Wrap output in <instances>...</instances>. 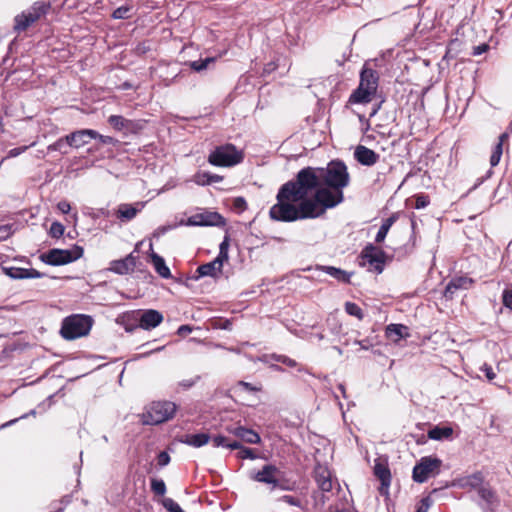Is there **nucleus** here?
Wrapping results in <instances>:
<instances>
[{
    "label": "nucleus",
    "instance_id": "nucleus-20",
    "mask_svg": "<svg viewBox=\"0 0 512 512\" xmlns=\"http://www.w3.org/2000/svg\"><path fill=\"white\" fill-rule=\"evenodd\" d=\"M374 473L381 481L380 492L382 494H387L391 479L388 467L385 464L378 462L374 466Z\"/></svg>",
    "mask_w": 512,
    "mask_h": 512
},
{
    "label": "nucleus",
    "instance_id": "nucleus-3",
    "mask_svg": "<svg viewBox=\"0 0 512 512\" xmlns=\"http://www.w3.org/2000/svg\"><path fill=\"white\" fill-rule=\"evenodd\" d=\"M49 8L50 6L43 1L35 2L31 7L23 10L14 17L13 31L16 34H21L26 31L44 17Z\"/></svg>",
    "mask_w": 512,
    "mask_h": 512
},
{
    "label": "nucleus",
    "instance_id": "nucleus-32",
    "mask_svg": "<svg viewBox=\"0 0 512 512\" xmlns=\"http://www.w3.org/2000/svg\"><path fill=\"white\" fill-rule=\"evenodd\" d=\"M151 489L157 495H164L166 493V485L163 480L152 479Z\"/></svg>",
    "mask_w": 512,
    "mask_h": 512
},
{
    "label": "nucleus",
    "instance_id": "nucleus-29",
    "mask_svg": "<svg viewBox=\"0 0 512 512\" xmlns=\"http://www.w3.org/2000/svg\"><path fill=\"white\" fill-rule=\"evenodd\" d=\"M345 311L351 315L357 317L359 320L363 318L362 309L355 303L347 302L345 304Z\"/></svg>",
    "mask_w": 512,
    "mask_h": 512
},
{
    "label": "nucleus",
    "instance_id": "nucleus-58",
    "mask_svg": "<svg viewBox=\"0 0 512 512\" xmlns=\"http://www.w3.org/2000/svg\"><path fill=\"white\" fill-rule=\"evenodd\" d=\"M222 179H223L222 176H219L217 174H210L209 173V179H208L209 180V184L213 183V182H220V181H222Z\"/></svg>",
    "mask_w": 512,
    "mask_h": 512
},
{
    "label": "nucleus",
    "instance_id": "nucleus-55",
    "mask_svg": "<svg viewBox=\"0 0 512 512\" xmlns=\"http://www.w3.org/2000/svg\"><path fill=\"white\" fill-rule=\"evenodd\" d=\"M487 49H488V45L487 44L479 45V46L474 48L473 54L474 55H480V54L484 53Z\"/></svg>",
    "mask_w": 512,
    "mask_h": 512
},
{
    "label": "nucleus",
    "instance_id": "nucleus-34",
    "mask_svg": "<svg viewBox=\"0 0 512 512\" xmlns=\"http://www.w3.org/2000/svg\"><path fill=\"white\" fill-rule=\"evenodd\" d=\"M214 61V58H206L204 60H197L191 62L190 66L195 71H202L205 70L210 63Z\"/></svg>",
    "mask_w": 512,
    "mask_h": 512
},
{
    "label": "nucleus",
    "instance_id": "nucleus-52",
    "mask_svg": "<svg viewBox=\"0 0 512 512\" xmlns=\"http://www.w3.org/2000/svg\"><path fill=\"white\" fill-rule=\"evenodd\" d=\"M57 208L62 212V213H68L70 210H71V206L70 204L67 202V201H61L58 203L57 205Z\"/></svg>",
    "mask_w": 512,
    "mask_h": 512
},
{
    "label": "nucleus",
    "instance_id": "nucleus-47",
    "mask_svg": "<svg viewBox=\"0 0 512 512\" xmlns=\"http://www.w3.org/2000/svg\"><path fill=\"white\" fill-rule=\"evenodd\" d=\"M388 233L387 226H381L377 232V235L375 237V241L380 243L384 241L386 235Z\"/></svg>",
    "mask_w": 512,
    "mask_h": 512
},
{
    "label": "nucleus",
    "instance_id": "nucleus-62",
    "mask_svg": "<svg viewBox=\"0 0 512 512\" xmlns=\"http://www.w3.org/2000/svg\"><path fill=\"white\" fill-rule=\"evenodd\" d=\"M507 139H508V134L507 133H502L499 136L498 143H501V146H503V144L507 141Z\"/></svg>",
    "mask_w": 512,
    "mask_h": 512
},
{
    "label": "nucleus",
    "instance_id": "nucleus-35",
    "mask_svg": "<svg viewBox=\"0 0 512 512\" xmlns=\"http://www.w3.org/2000/svg\"><path fill=\"white\" fill-rule=\"evenodd\" d=\"M65 228L60 222H53L51 224L49 234L53 238H59L64 234Z\"/></svg>",
    "mask_w": 512,
    "mask_h": 512
},
{
    "label": "nucleus",
    "instance_id": "nucleus-16",
    "mask_svg": "<svg viewBox=\"0 0 512 512\" xmlns=\"http://www.w3.org/2000/svg\"><path fill=\"white\" fill-rule=\"evenodd\" d=\"M225 261L216 257L213 261L203 264L197 268L200 276L217 277L221 274Z\"/></svg>",
    "mask_w": 512,
    "mask_h": 512
},
{
    "label": "nucleus",
    "instance_id": "nucleus-42",
    "mask_svg": "<svg viewBox=\"0 0 512 512\" xmlns=\"http://www.w3.org/2000/svg\"><path fill=\"white\" fill-rule=\"evenodd\" d=\"M158 465L161 467H164L169 464L170 462V456L167 452L163 451L160 452L157 457Z\"/></svg>",
    "mask_w": 512,
    "mask_h": 512
},
{
    "label": "nucleus",
    "instance_id": "nucleus-22",
    "mask_svg": "<svg viewBox=\"0 0 512 512\" xmlns=\"http://www.w3.org/2000/svg\"><path fill=\"white\" fill-rule=\"evenodd\" d=\"M482 482H483L482 475L480 473H474V474L456 479L453 482V486L463 488V489L464 488H477L482 484Z\"/></svg>",
    "mask_w": 512,
    "mask_h": 512
},
{
    "label": "nucleus",
    "instance_id": "nucleus-30",
    "mask_svg": "<svg viewBox=\"0 0 512 512\" xmlns=\"http://www.w3.org/2000/svg\"><path fill=\"white\" fill-rule=\"evenodd\" d=\"M132 7L125 5L117 8L112 16L114 19H127L131 16Z\"/></svg>",
    "mask_w": 512,
    "mask_h": 512
},
{
    "label": "nucleus",
    "instance_id": "nucleus-24",
    "mask_svg": "<svg viewBox=\"0 0 512 512\" xmlns=\"http://www.w3.org/2000/svg\"><path fill=\"white\" fill-rule=\"evenodd\" d=\"M151 263L156 270V272L162 277V278H170L171 272L168 266L166 265L164 259L159 256L158 254L152 252L151 255Z\"/></svg>",
    "mask_w": 512,
    "mask_h": 512
},
{
    "label": "nucleus",
    "instance_id": "nucleus-56",
    "mask_svg": "<svg viewBox=\"0 0 512 512\" xmlns=\"http://www.w3.org/2000/svg\"><path fill=\"white\" fill-rule=\"evenodd\" d=\"M26 417H27V414L22 415V416H21V417H19V418H15V419H13V420H10V421H8V422H6V423L2 424V425L0 426V429H2V428H6V427H9V426L13 425L14 423H16L19 419H24V418H26Z\"/></svg>",
    "mask_w": 512,
    "mask_h": 512
},
{
    "label": "nucleus",
    "instance_id": "nucleus-36",
    "mask_svg": "<svg viewBox=\"0 0 512 512\" xmlns=\"http://www.w3.org/2000/svg\"><path fill=\"white\" fill-rule=\"evenodd\" d=\"M162 504L169 512H184L179 504L171 498H164Z\"/></svg>",
    "mask_w": 512,
    "mask_h": 512
},
{
    "label": "nucleus",
    "instance_id": "nucleus-60",
    "mask_svg": "<svg viewBox=\"0 0 512 512\" xmlns=\"http://www.w3.org/2000/svg\"><path fill=\"white\" fill-rule=\"evenodd\" d=\"M239 385L249 391L257 390L256 388L252 387V385L250 383H247V382H240Z\"/></svg>",
    "mask_w": 512,
    "mask_h": 512
},
{
    "label": "nucleus",
    "instance_id": "nucleus-37",
    "mask_svg": "<svg viewBox=\"0 0 512 512\" xmlns=\"http://www.w3.org/2000/svg\"><path fill=\"white\" fill-rule=\"evenodd\" d=\"M480 497L485 500L487 503L492 504L494 502L495 496L493 491L488 487H480L478 491Z\"/></svg>",
    "mask_w": 512,
    "mask_h": 512
},
{
    "label": "nucleus",
    "instance_id": "nucleus-21",
    "mask_svg": "<svg viewBox=\"0 0 512 512\" xmlns=\"http://www.w3.org/2000/svg\"><path fill=\"white\" fill-rule=\"evenodd\" d=\"M386 336L393 342H398L409 336V329L402 324H390L386 327Z\"/></svg>",
    "mask_w": 512,
    "mask_h": 512
},
{
    "label": "nucleus",
    "instance_id": "nucleus-12",
    "mask_svg": "<svg viewBox=\"0 0 512 512\" xmlns=\"http://www.w3.org/2000/svg\"><path fill=\"white\" fill-rule=\"evenodd\" d=\"M144 207V203L137 202L135 204H120L116 211V216L121 221H130L136 217L137 213L140 212Z\"/></svg>",
    "mask_w": 512,
    "mask_h": 512
},
{
    "label": "nucleus",
    "instance_id": "nucleus-38",
    "mask_svg": "<svg viewBox=\"0 0 512 512\" xmlns=\"http://www.w3.org/2000/svg\"><path fill=\"white\" fill-rule=\"evenodd\" d=\"M108 122L110 123V125H112L114 128L118 130L123 129L126 124V120L123 117L117 115L110 116Z\"/></svg>",
    "mask_w": 512,
    "mask_h": 512
},
{
    "label": "nucleus",
    "instance_id": "nucleus-54",
    "mask_svg": "<svg viewBox=\"0 0 512 512\" xmlns=\"http://www.w3.org/2000/svg\"><path fill=\"white\" fill-rule=\"evenodd\" d=\"M281 501L290 504V505H299V502L293 498L292 496L285 495L281 498Z\"/></svg>",
    "mask_w": 512,
    "mask_h": 512
},
{
    "label": "nucleus",
    "instance_id": "nucleus-50",
    "mask_svg": "<svg viewBox=\"0 0 512 512\" xmlns=\"http://www.w3.org/2000/svg\"><path fill=\"white\" fill-rule=\"evenodd\" d=\"M427 204H428V200L426 199V197H424V196H418V197L416 198V204H415V207H416L417 209L424 208V207H426V206H427Z\"/></svg>",
    "mask_w": 512,
    "mask_h": 512
},
{
    "label": "nucleus",
    "instance_id": "nucleus-7",
    "mask_svg": "<svg viewBox=\"0 0 512 512\" xmlns=\"http://www.w3.org/2000/svg\"><path fill=\"white\" fill-rule=\"evenodd\" d=\"M83 255V248L74 246L72 249H52L40 256V259L53 266L71 263Z\"/></svg>",
    "mask_w": 512,
    "mask_h": 512
},
{
    "label": "nucleus",
    "instance_id": "nucleus-18",
    "mask_svg": "<svg viewBox=\"0 0 512 512\" xmlns=\"http://www.w3.org/2000/svg\"><path fill=\"white\" fill-rule=\"evenodd\" d=\"M315 478L319 488L328 492L332 489V479L330 471L324 466H317L315 469Z\"/></svg>",
    "mask_w": 512,
    "mask_h": 512
},
{
    "label": "nucleus",
    "instance_id": "nucleus-28",
    "mask_svg": "<svg viewBox=\"0 0 512 512\" xmlns=\"http://www.w3.org/2000/svg\"><path fill=\"white\" fill-rule=\"evenodd\" d=\"M471 283V280L467 278H457L453 279L445 289V296L451 297L452 294L459 288H468V285Z\"/></svg>",
    "mask_w": 512,
    "mask_h": 512
},
{
    "label": "nucleus",
    "instance_id": "nucleus-43",
    "mask_svg": "<svg viewBox=\"0 0 512 512\" xmlns=\"http://www.w3.org/2000/svg\"><path fill=\"white\" fill-rule=\"evenodd\" d=\"M502 298L504 306L512 310V290H505Z\"/></svg>",
    "mask_w": 512,
    "mask_h": 512
},
{
    "label": "nucleus",
    "instance_id": "nucleus-17",
    "mask_svg": "<svg viewBox=\"0 0 512 512\" xmlns=\"http://www.w3.org/2000/svg\"><path fill=\"white\" fill-rule=\"evenodd\" d=\"M277 473L278 469L275 466L265 465L262 470L253 476V479L258 482L276 485L278 482Z\"/></svg>",
    "mask_w": 512,
    "mask_h": 512
},
{
    "label": "nucleus",
    "instance_id": "nucleus-10",
    "mask_svg": "<svg viewBox=\"0 0 512 512\" xmlns=\"http://www.w3.org/2000/svg\"><path fill=\"white\" fill-rule=\"evenodd\" d=\"M223 224V217L217 212L210 211L192 215L186 222L188 226H219Z\"/></svg>",
    "mask_w": 512,
    "mask_h": 512
},
{
    "label": "nucleus",
    "instance_id": "nucleus-61",
    "mask_svg": "<svg viewBox=\"0 0 512 512\" xmlns=\"http://www.w3.org/2000/svg\"><path fill=\"white\" fill-rule=\"evenodd\" d=\"M194 384H195V380H185L180 383V385L185 388H189V387L193 386Z\"/></svg>",
    "mask_w": 512,
    "mask_h": 512
},
{
    "label": "nucleus",
    "instance_id": "nucleus-13",
    "mask_svg": "<svg viewBox=\"0 0 512 512\" xmlns=\"http://www.w3.org/2000/svg\"><path fill=\"white\" fill-rule=\"evenodd\" d=\"M163 321L162 314L153 309L144 311L139 319V325L141 328L149 330L157 327Z\"/></svg>",
    "mask_w": 512,
    "mask_h": 512
},
{
    "label": "nucleus",
    "instance_id": "nucleus-23",
    "mask_svg": "<svg viewBox=\"0 0 512 512\" xmlns=\"http://www.w3.org/2000/svg\"><path fill=\"white\" fill-rule=\"evenodd\" d=\"M5 274L13 279L38 278L40 273L36 270H27L17 267L4 268Z\"/></svg>",
    "mask_w": 512,
    "mask_h": 512
},
{
    "label": "nucleus",
    "instance_id": "nucleus-19",
    "mask_svg": "<svg viewBox=\"0 0 512 512\" xmlns=\"http://www.w3.org/2000/svg\"><path fill=\"white\" fill-rule=\"evenodd\" d=\"M229 432L249 444H258L261 441V438L257 432L242 426L229 429Z\"/></svg>",
    "mask_w": 512,
    "mask_h": 512
},
{
    "label": "nucleus",
    "instance_id": "nucleus-59",
    "mask_svg": "<svg viewBox=\"0 0 512 512\" xmlns=\"http://www.w3.org/2000/svg\"><path fill=\"white\" fill-rule=\"evenodd\" d=\"M227 447L230 449H238L240 451L243 446L239 442L234 441V442L228 443Z\"/></svg>",
    "mask_w": 512,
    "mask_h": 512
},
{
    "label": "nucleus",
    "instance_id": "nucleus-31",
    "mask_svg": "<svg viewBox=\"0 0 512 512\" xmlns=\"http://www.w3.org/2000/svg\"><path fill=\"white\" fill-rule=\"evenodd\" d=\"M502 153H503V146H501V143H497L495 145L492 155L490 157V164L492 167L498 165V163L500 162Z\"/></svg>",
    "mask_w": 512,
    "mask_h": 512
},
{
    "label": "nucleus",
    "instance_id": "nucleus-46",
    "mask_svg": "<svg viewBox=\"0 0 512 512\" xmlns=\"http://www.w3.org/2000/svg\"><path fill=\"white\" fill-rule=\"evenodd\" d=\"M481 370L485 373V376L489 381H492L496 377L492 367L487 364H484Z\"/></svg>",
    "mask_w": 512,
    "mask_h": 512
},
{
    "label": "nucleus",
    "instance_id": "nucleus-48",
    "mask_svg": "<svg viewBox=\"0 0 512 512\" xmlns=\"http://www.w3.org/2000/svg\"><path fill=\"white\" fill-rule=\"evenodd\" d=\"M213 445L215 447H221V446H225L227 447V439L224 437V436H216L213 438Z\"/></svg>",
    "mask_w": 512,
    "mask_h": 512
},
{
    "label": "nucleus",
    "instance_id": "nucleus-39",
    "mask_svg": "<svg viewBox=\"0 0 512 512\" xmlns=\"http://www.w3.org/2000/svg\"><path fill=\"white\" fill-rule=\"evenodd\" d=\"M209 173L207 172H201L194 175V182L197 185L205 186L209 184Z\"/></svg>",
    "mask_w": 512,
    "mask_h": 512
},
{
    "label": "nucleus",
    "instance_id": "nucleus-49",
    "mask_svg": "<svg viewBox=\"0 0 512 512\" xmlns=\"http://www.w3.org/2000/svg\"><path fill=\"white\" fill-rule=\"evenodd\" d=\"M95 139H99V141L101 143L106 144V145L114 144V142H115L114 138H112L110 136H104V135H101L99 133H98V136Z\"/></svg>",
    "mask_w": 512,
    "mask_h": 512
},
{
    "label": "nucleus",
    "instance_id": "nucleus-40",
    "mask_svg": "<svg viewBox=\"0 0 512 512\" xmlns=\"http://www.w3.org/2000/svg\"><path fill=\"white\" fill-rule=\"evenodd\" d=\"M432 505V500L430 497L423 498L419 505L417 506L416 512H428Z\"/></svg>",
    "mask_w": 512,
    "mask_h": 512
},
{
    "label": "nucleus",
    "instance_id": "nucleus-64",
    "mask_svg": "<svg viewBox=\"0 0 512 512\" xmlns=\"http://www.w3.org/2000/svg\"><path fill=\"white\" fill-rule=\"evenodd\" d=\"M357 344L361 346L362 349H369L370 345L367 341H356Z\"/></svg>",
    "mask_w": 512,
    "mask_h": 512
},
{
    "label": "nucleus",
    "instance_id": "nucleus-15",
    "mask_svg": "<svg viewBox=\"0 0 512 512\" xmlns=\"http://www.w3.org/2000/svg\"><path fill=\"white\" fill-rule=\"evenodd\" d=\"M135 264V258L132 256V254H130L124 259L112 261L110 263L109 270L117 274L123 275L129 273L130 271H133Z\"/></svg>",
    "mask_w": 512,
    "mask_h": 512
},
{
    "label": "nucleus",
    "instance_id": "nucleus-41",
    "mask_svg": "<svg viewBox=\"0 0 512 512\" xmlns=\"http://www.w3.org/2000/svg\"><path fill=\"white\" fill-rule=\"evenodd\" d=\"M238 457L240 459H255L256 454L254 451L250 448L242 447L241 450L238 452Z\"/></svg>",
    "mask_w": 512,
    "mask_h": 512
},
{
    "label": "nucleus",
    "instance_id": "nucleus-6",
    "mask_svg": "<svg viewBox=\"0 0 512 512\" xmlns=\"http://www.w3.org/2000/svg\"><path fill=\"white\" fill-rule=\"evenodd\" d=\"M243 160V154L231 144L217 147L208 157V162L214 166L231 167Z\"/></svg>",
    "mask_w": 512,
    "mask_h": 512
},
{
    "label": "nucleus",
    "instance_id": "nucleus-27",
    "mask_svg": "<svg viewBox=\"0 0 512 512\" xmlns=\"http://www.w3.org/2000/svg\"><path fill=\"white\" fill-rule=\"evenodd\" d=\"M319 269L325 271L328 275L337 279L340 282L348 283L350 281V274L339 268L333 266H323L320 267Z\"/></svg>",
    "mask_w": 512,
    "mask_h": 512
},
{
    "label": "nucleus",
    "instance_id": "nucleus-33",
    "mask_svg": "<svg viewBox=\"0 0 512 512\" xmlns=\"http://www.w3.org/2000/svg\"><path fill=\"white\" fill-rule=\"evenodd\" d=\"M228 250H229V238L226 236L219 246V254L217 257L222 259L223 261L227 262L229 259Z\"/></svg>",
    "mask_w": 512,
    "mask_h": 512
},
{
    "label": "nucleus",
    "instance_id": "nucleus-5",
    "mask_svg": "<svg viewBox=\"0 0 512 512\" xmlns=\"http://www.w3.org/2000/svg\"><path fill=\"white\" fill-rule=\"evenodd\" d=\"M93 320L86 315H72L63 320L61 335L67 340L86 336L92 327Z\"/></svg>",
    "mask_w": 512,
    "mask_h": 512
},
{
    "label": "nucleus",
    "instance_id": "nucleus-1",
    "mask_svg": "<svg viewBox=\"0 0 512 512\" xmlns=\"http://www.w3.org/2000/svg\"><path fill=\"white\" fill-rule=\"evenodd\" d=\"M349 182L347 167L341 161H331L325 168H304L296 181L280 188L269 215L282 222L317 218L343 201V189Z\"/></svg>",
    "mask_w": 512,
    "mask_h": 512
},
{
    "label": "nucleus",
    "instance_id": "nucleus-4",
    "mask_svg": "<svg viewBox=\"0 0 512 512\" xmlns=\"http://www.w3.org/2000/svg\"><path fill=\"white\" fill-rule=\"evenodd\" d=\"M376 72L366 66L362 69L360 75L359 87L350 96L351 103H368L376 93L378 86Z\"/></svg>",
    "mask_w": 512,
    "mask_h": 512
},
{
    "label": "nucleus",
    "instance_id": "nucleus-9",
    "mask_svg": "<svg viewBox=\"0 0 512 512\" xmlns=\"http://www.w3.org/2000/svg\"><path fill=\"white\" fill-rule=\"evenodd\" d=\"M385 253L373 245L367 246L362 251L361 265L367 267L369 271L381 273L384 268Z\"/></svg>",
    "mask_w": 512,
    "mask_h": 512
},
{
    "label": "nucleus",
    "instance_id": "nucleus-11",
    "mask_svg": "<svg viewBox=\"0 0 512 512\" xmlns=\"http://www.w3.org/2000/svg\"><path fill=\"white\" fill-rule=\"evenodd\" d=\"M98 132L92 129H82L65 136V141L72 147L80 148L87 144L90 139H95Z\"/></svg>",
    "mask_w": 512,
    "mask_h": 512
},
{
    "label": "nucleus",
    "instance_id": "nucleus-2",
    "mask_svg": "<svg viewBox=\"0 0 512 512\" xmlns=\"http://www.w3.org/2000/svg\"><path fill=\"white\" fill-rule=\"evenodd\" d=\"M176 404L170 401L152 402L141 414L144 425H157L171 419L176 412Z\"/></svg>",
    "mask_w": 512,
    "mask_h": 512
},
{
    "label": "nucleus",
    "instance_id": "nucleus-45",
    "mask_svg": "<svg viewBox=\"0 0 512 512\" xmlns=\"http://www.w3.org/2000/svg\"><path fill=\"white\" fill-rule=\"evenodd\" d=\"M30 146H22L18 148H13L8 152L7 157L14 158L19 156L20 154L24 153Z\"/></svg>",
    "mask_w": 512,
    "mask_h": 512
},
{
    "label": "nucleus",
    "instance_id": "nucleus-53",
    "mask_svg": "<svg viewBox=\"0 0 512 512\" xmlns=\"http://www.w3.org/2000/svg\"><path fill=\"white\" fill-rule=\"evenodd\" d=\"M234 206L237 209L244 210L246 208V201L243 198H236L234 200Z\"/></svg>",
    "mask_w": 512,
    "mask_h": 512
},
{
    "label": "nucleus",
    "instance_id": "nucleus-14",
    "mask_svg": "<svg viewBox=\"0 0 512 512\" xmlns=\"http://www.w3.org/2000/svg\"><path fill=\"white\" fill-rule=\"evenodd\" d=\"M354 157L360 164L365 166H372L377 163L379 159L378 154L363 145H358L355 148Z\"/></svg>",
    "mask_w": 512,
    "mask_h": 512
},
{
    "label": "nucleus",
    "instance_id": "nucleus-63",
    "mask_svg": "<svg viewBox=\"0 0 512 512\" xmlns=\"http://www.w3.org/2000/svg\"><path fill=\"white\" fill-rule=\"evenodd\" d=\"M272 358L275 359L278 362H282L283 364H285V362H286L288 357L282 356V355H279V356L273 355Z\"/></svg>",
    "mask_w": 512,
    "mask_h": 512
},
{
    "label": "nucleus",
    "instance_id": "nucleus-8",
    "mask_svg": "<svg viewBox=\"0 0 512 512\" xmlns=\"http://www.w3.org/2000/svg\"><path fill=\"white\" fill-rule=\"evenodd\" d=\"M441 460L435 457H423L413 469V480L418 483L425 482L428 478L439 473Z\"/></svg>",
    "mask_w": 512,
    "mask_h": 512
},
{
    "label": "nucleus",
    "instance_id": "nucleus-44",
    "mask_svg": "<svg viewBox=\"0 0 512 512\" xmlns=\"http://www.w3.org/2000/svg\"><path fill=\"white\" fill-rule=\"evenodd\" d=\"M12 233H13V230L10 225L0 226V240L7 239Z\"/></svg>",
    "mask_w": 512,
    "mask_h": 512
},
{
    "label": "nucleus",
    "instance_id": "nucleus-25",
    "mask_svg": "<svg viewBox=\"0 0 512 512\" xmlns=\"http://www.w3.org/2000/svg\"><path fill=\"white\" fill-rule=\"evenodd\" d=\"M210 440V437L208 434L200 433V434H190L186 435L185 438L182 440L183 443L193 446V447H201L206 445Z\"/></svg>",
    "mask_w": 512,
    "mask_h": 512
},
{
    "label": "nucleus",
    "instance_id": "nucleus-57",
    "mask_svg": "<svg viewBox=\"0 0 512 512\" xmlns=\"http://www.w3.org/2000/svg\"><path fill=\"white\" fill-rule=\"evenodd\" d=\"M65 140L64 139H59L57 142H55L54 144L50 145L48 147L49 150H60L61 149V146H62V143L63 141Z\"/></svg>",
    "mask_w": 512,
    "mask_h": 512
},
{
    "label": "nucleus",
    "instance_id": "nucleus-26",
    "mask_svg": "<svg viewBox=\"0 0 512 512\" xmlns=\"http://www.w3.org/2000/svg\"><path fill=\"white\" fill-rule=\"evenodd\" d=\"M453 429L451 427L435 426L428 431V437L433 440H443L451 437Z\"/></svg>",
    "mask_w": 512,
    "mask_h": 512
},
{
    "label": "nucleus",
    "instance_id": "nucleus-51",
    "mask_svg": "<svg viewBox=\"0 0 512 512\" xmlns=\"http://www.w3.org/2000/svg\"><path fill=\"white\" fill-rule=\"evenodd\" d=\"M192 332V327L189 325H182L178 328L177 334L180 336H186L187 334Z\"/></svg>",
    "mask_w": 512,
    "mask_h": 512
}]
</instances>
